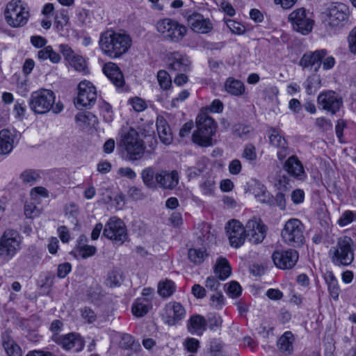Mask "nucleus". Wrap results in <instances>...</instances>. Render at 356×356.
Here are the masks:
<instances>
[{
  "mask_svg": "<svg viewBox=\"0 0 356 356\" xmlns=\"http://www.w3.org/2000/svg\"><path fill=\"white\" fill-rule=\"evenodd\" d=\"M99 45L104 55L113 59L119 58L131 48L132 39L125 31L108 29L100 34Z\"/></svg>",
  "mask_w": 356,
  "mask_h": 356,
  "instance_id": "f257e3e1",
  "label": "nucleus"
},
{
  "mask_svg": "<svg viewBox=\"0 0 356 356\" xmlns=\"http://www.w3.org/2000/svg\"><path fill=\"white\" fill-rule=\"evenodd\" d=\"M120 147L126 160L135 161L141 159L145 146L136 130L131 127H123L120 132Z\"/></svg>",
  "mask_w": 356,
  "mask_h": 356,
  "instance_id": "f03ea898",
  "label": "nucleus"
},
{
  "mask_svg": "<svg viewBox=\"0 0 356 356\" xmlns=\"http://www.w3.org/2000/svg\"><path fill=\"white\" fill-rule=\"evenodd\" d=\"M353 245L354 242L350 237H339L336 244L331 247L328 252L332 262L337 266L350 265L355 258Z\"/></svg>",
  "mask_w": 356,
  "mask_h": 356,
  "instance_id": "7ed1b4c3",
  "label": "nucleus"
},
{
  "mask_svg": "<svg viewBox=\"0 0 356 356\" xmlns=\"http://www.w3.org/2000/svg\"><path fill=\"white\" fill-rule=\"evenodd\" d=\"M196 124L197 130L192 135L193 141L202 147L212 145V136L216 129L213 119L202 112L197 117Z\"/></svg>",
  "mask_w": 356,
  "mask_h": 356,
  "instance_id": "20e7f679",
  "label": "nucleus"
},
{
  "mask_svg": "<svg viewBox=\"0 0 356 356\" xmlns=\"http://www.w3.org/2000/svg\"><path fill=\"white\" fill-rule=\"evenodd\" d=\"M30 10L26 3L21 0H12L6 5L4 18L13 28L24 26L29 22Z\"/></svg>",
  "mask_w": 356,
  "mask_h": 356,
  "instance_id": "39448f33",
  "label": "nucleus"
},
{
  "mask_svg": "<svg viewBox=\"0 0 356 356\" xmlns=\"http://www.w3.org/2000/svg\"><path fill=\"white\" fill-rule=\"evenodd\" d=\"M156 30L165 40L179 42L187 33V27L178 21L164 18L156 22Z\"/></svg>",
  "mask_w": 356,
  "mask_h": 356,
  "instance_id": "423d86ee",
  "label": "nucleus"
},
{
  "mask_svg": "<svg viewBox=\"0 0 356 356\" xmlns=\"http://www.w3.org/2000/svg\"><path fill=\"white\" fill-rule=\"evenodd\" d=\"M22 238L19 234L13 229H6L0 238V259L8 261L21 249Z\"/></svg>",
  "mask_w": 356,
  "mask_h": 356,
  "instance_id": "0eeeda50",
  "label": "nucleus"
},
{
  "mask_svg": "<svg viewBox=\"0 0 356 356\" xmlns=\"http://www.w3.org/2000/svg\"><path fill=\"white\" fill-rule=\"evenodd\" d=\"M304 231L305 227L300 220L291 218L286 222L281 236L286 244L298 248L305 243Z\"/></svg>",
  "mask_w": 356,
  "mask_h": 356,
  "instance_id": "6e6552de",
  "label": "nucleus"
},
{
  "mask_svg": "<svg viewBox=\"0 0 356 356\" xmlns=\"http://www.w3.org/2000/svg\"><path fill=\"white\" fill-rule=\"evenodd\" d=\"M350 16L348 7L342 3H334L325 12L324 22L331 29H338L346 25Z\"/></svg>",
  "mask_w": 356,
  "mask_h": 356,
  "instance_id": "1a4fd4ad",
  "label": "nucleus"
},
{
  "mask_svg": "<svg viewBox=\"0 0 356 356\" xmlns=\"http://www.w3.org/2000/svg\"><path fill=\"white\" fill-rule=\"evenodd\" d=\"M55 94L51 90L40 89L31 93L29 106L36 114H45L51 108L55 102Z\"/></svg>",
  "mask_w": 356,
  "mask_h": 356,
  "instance_id": "9d476101",
  "label": "nucleus"
},
{
  "mask_svg": "<svg viewBox=\"0 0 356 356\" xmlns=\"http://www.w3.org/2000/svg\"><path fill=\"white\" fill-rule=\"evenodd\" d=\"M77 89L78 95L74 102L78 109L88 108L94 105L97 99V92L91 82L82 81L79 83Z\"/></svg>",
  "mask_w": 356,
  "mask_h": 356,
  "instance_id": "9b49d317",
  "label": "nucleus"
},
{
  "mask_svg": "<svg viewBox=\"0 0 356 356\" xmlns=\"http://www.w3.org/2000/svg\"><path fill=\"white\" fill-rule=\"evenodd\" d=\"M293 30L302 35H307L313 29L314 20L308 16V13L304 8H300L292 11L288 17Z\"/></svg>",
  "mask_w": 356,
  "mask_h": 356,
  "instance_id": "f8f14e48",
  "label": "nucleus"
},
{
  "mask_svg": "<svg viewBox=\"0 0 356 356\" xmlns=\"http://www.w3.org/2000/svg\"><path fill=\"white\" fill-rule=\"evenodd\" d=\"M103 235L115 242L123 243L127 239V230L124 222L114 216L111 218L104 226Z\"/></svg>",
  "mask_w": 356,
  "mask_h": 356,
  "instance_id": "ddd939ff",
  "label": "nucleus"
},
{
  "mask_svg": "<svg viewBox=\"0 0 356 356\" xmlns=\"http://www.w3.org/2000/svg\"><path fill=\"white\" fill-rule=\"evenodd\" d=\"M59 50L64 59L76 71L82 72L84 74L89 72L86 59L82 56L76 54L69 44H60Z\"/></svg>",
  "mask_w": 356,
  "mask_h": 356,
  "instance_id": "4468645a",
  "label": "nucleus"
},
{
  "mask_svg": "<svg viewBox=\"0 0 356 356\" xmlns=\"http://www.w3.org/2000/svg\"><path fill=\"white\" fill-rule=\"evenodd\" d=\"M229 244L234 248H238L245 243L246 228L237 220L229 221L225 227Z\"/></svg>",
  "mask_w": 356,
  "mask_h": 356,
  "instance_id": "2eb2a0df",
  "label": "nucleus"
},
{
  "mask_svg": "<svg viewBox=\"0 0 356 356\" xmlns=\"http://www.w3.org/2000/svg\"><path fill=\"white\" fill-rule=\"evenodd\" d=\"M317 102L323 110L335 114L343 105L342 98L333 90H327L320 93Z\"/></svg>",
  "mask_w": 356,
  "mask_h": 356,
  "instance_id": "dca6fc26",
  "label": "nucleus"
},
{
  "mask_svg": "<svg viewBox=\"0 0 356 356\" xmlns=\"http://www.w3.org/2000/svg\"><path fill=\"white\" fill-rule=\"evenodd\" d=\"M275 265L283 270L292 268L298 261V252L293 249L275 251L272 256Z\"/></svg>",
  "mask_w": 356,
  "mask_h": 356,
  "instance_id": "f3484780",
  "label": "nucleus"
},
{
  "mask_svg": "<svg viewBox=\"0 0 356 356\" xmlns=\"http://www.w3.org/2000/svg\"><path fill=\"white\" fill-rule=\"evenodd\" d=\"M52 340L65 350L74 349L75 351H79L84 347V341L75 333L65 335L54 334Z\"/></svg>",
  "mask_w": 356,
  "mask_h": 356,
  "instance_id": "a211bd4d",
  "label": "nucleus"
},
{
  "mask_svg": "<svg viewBox=\"0 0 356 356\" xmlns=\"http://www.w3.org/2000/svg\"><path fill=\"white\" fill-rule=\"evenodd\" d=\"M283 169L287 174L299 181H304L307 178V173L300 159L296 155L289 156L283 163Z\"/></svg>",
  "mask_w": 356,
  "mask_h": 356,
  "instance_id": "6ab92c4d",
  "label": "nucleus"
},
{
  "mask_svg": "<svg viewBox=\"0 0 356 356\" xmlns=\"http://www.w3.org/2000/svg\"><path fill=\"white\" fill-rule=\"evenodd\" d=\"M185 315L186 311L184 307L179 302H172L166 305L162 318L165 323L174 325L184 318Z\"/></svg>",
  "mask_w": 356,
  "mask_h": 356,
  "instance_id": "aec40b11",
  "label": "nucleus"
},
{
  "mask_svg": "<svg viewBox=\"0 0 356 356\" xmlns=\"http://www.w3.org/2000/svg\"><path fill=\"white\" fill-rule=\"evenodd\" d=\"M246 234L250 236V240L254 243H261L266 235V227L261 220L251 219L248 221L245 225Z\"/></svg>",
  "mask_w": 356,
  "mask_h": 356,
  "instance_id": "412c9836",
  "label": "nucleus"
},
{
  "mask_svg": "<svg viewBox=\"0 0 356 356\" xmlns=\"http://www.w3.org/2000/svg\"><path fill=\"white\" fill-rule=\"evenodd\" d=\"M191 29L195 33H208L213 29V24L208 18L197 13H193L187 17Z\"/></svg>",
  "mask_w": 356,
  "mask_h": 356,
  "instance_id": "4be33fe9",
  "label": "nucleus"
},
{
  "mask_svg": "<svg viewBox=\"0 0 356 356\" xmlns=\"http://www.w3.org/2000/svg\"><path fill=\"white\" fill-rule=\"evenodd\" d=\"M168 65L170 71L186 72L189 70L190 61L185 55L174 51L168 54Z\"/></svg>",
  "mask_w": 356,
  "mask_h": 356,
  "instance_id": "5701e85b",
  "label": "nucleus"
},
{
  "mask_svg": "<svg viewBox=\"0 0 356 356\" xmlns=\"http://www.w3.org/2000/svg\"><path fill=\"white\" fill-rule=\"evenodd\" d=\"M158 186L164 189H172L177 186L179 182L178 173L175 170L168 172L161 170L155 175Z\"/></svg>",
  "mask_w": 356,
  "mask_h": 356,
  "instance_id": "b1692460",
  "label": "nucleus"
},
{
  "mask_svg": "<svg viewBox=\"0 0 356 356\" xmlns=\"http://www.w3.org/2000/svg\"><path fill=\"white\" fill-rule=\"evenodd\" d=\"M105 75L116 87H122L124 84V79L120 67L114 63H106L103 67Z\"/></svg>",
  "mask_w": 356,
  "mask_h": 356,
  "instance_id": "393cba45",
  "label": "nucleus"
},
{
  "mask_svg": "<svg viewBox=\"0 0 356 356\" xmlns=\"http://www.w3.org/2000/svg\"><path fill=\"white\" fill-rule=\"evenodd\" d=\"M327 54L325 49L317 50L314 52L305 54L300 60V65L303 68L315 67L316 71L321 65V60Z\"/></svg>",
  "mask_w": 356,
  "mask_h": 356,
  "instance_id": "a878e982",
  "label": "nucleus"
},
{
  "mask_svg": "<svg viewBox=\"0 0 356 356\" xmlns=\"http://www.w3.org/2000/svg\"><path fill=\"white\" fill-rule=\"evenodd\" d=\"M207 321L201 315L196 314L190 317L187 321V330L192 334L201 336L207 330Z\"/></svg>",
  "mask_w": 356,
  "mask_h": 356,
  "instance_id": "bb28decb",
  "label": "nucleus"
},
{
  "mask_svg": "<svg viewBox=\"0 0 356 356\" xmlns=\"http://www.w3.org/2000/svg\"><path fill=\"white\" fill-rule=\"evenodd\" d=\"M156 125L160 140L165 145H170L172 142V134L165 118L158 116Z\"/></svg>",
  "mask_w": 356,
  "mask_h": 356,
  "instance_id": "cd10ccee",
  "label": "nucleus"
},
{
  "mask_svg": "<svg viewBox=\"0 0 356 356\" xmlns=\"http://www.w3.org/2000/svg\"><path fill=\"white\" fill-rule=\"evenodd\" d=\"M152 308V300L149 298H139L134 302L131 311L134 316L142 317Z\"/></svg>",
  "mask_w": 356,
  "mask_h": 356,
  "instance_id": "c85d7f7f",
  "label": "nucleus"
},
{
  "mask_svg": "<svg viewBox=\"0 0 356 356\" xmlns=\"http://www.w3.org/2000/svg\"><path fill=\"white\" fill-rule=\"evenodd\" d=\"M36 58L40 61L49 60L54 64H57L61 60V56L50 45L40 49L37 53Z\"/></svg>",
  "mask_w": 356,
  "mask_h": 356,
  "instance_id": "c756f323",
  "label": "nucleus"
},
{
  "mask_svg": "<svg viewBox=\"0 0 356 356\" xmlns=\"http://www.w3.org/2000/svg\"><path fill=\"white\" fill-rule=\"evenodd\" d=\"M225 91L234 96H240L245 92V86L243 83L233 77L227 79L224 83Z\"/></svg>",
  "mask_w": 356,
  "mask_h": 356,
  "instance_id": "7c9ffc66",
  "label": "nucleus"
},
{
  "mask_svg": "<svg viewBox=\"0 0 356 356\" xmlns=\"http://www.w3.org/2000/svg\"><path fill=\"white\" fill-rule=\"evenodd\" d=\"M13 148V136L12 133L3 129L0 131V154H7L11 152Z\"/></svg>",
  "mask_w": 356,
  "mask_h": 356,
  "instance_id": "2f4dec72",
  "label": "nucleus"
},
{
  "mask_svg": "<svg viewBox=\"0 0 356 356\" xmlns=\"http://www.w3.org/2000/svg\"><path fill=\"white\" fill-rule=\"evenodd\" d=\"M156 174L153 167L145 168L141 171L142 181L144 185L149 189L156 190L158 187V183L154 180Z\"/></svg>",
  "mask_w": 356,
  "mask_h": 356,
  "instance_id": "473e14b6",
  "label": "nucleus"
},
{
  "mask_svg": "<svg viewBox=\"0 0 356 356\" xmlns=\"http://www.w3.org/2000/svg\"><path fill=\"white\" fill-rule=\"evenodd\" d=\"M214 273L221 280H225L229 277L231 275V267L228 261L225 258L218 259L215 266Z\"/></svg>",
  "mask_w": 356,
  "mask_h": 356,
  "instance_id": "72a5a7b5",
  "label": "nucleus"
},
{
  "mask_svg": "<svg viewBox=\"0 0 356 356\" xmlns=\"http://www.w3.org/2000/svg\"><path fill=\"white\" fill-rule=\"evenodd\" d=\"M325 280L327 284L328 291L331 297L334 300L339 299L340 289L337 278L332 272H328L325 275Z\"/></svg>",
  "mask_w": 356,
  "mask_h": 356,
  "instance_id": "f704fd0d",
  "label": "nucleus"
},
{
  "mask_svg": "<svg viewBox=\"0 0 356 356\" xmlns=\"http://www.w3.org/2000/svg\"><path fill=\"white\" fill-rule=\"evenodd\" d=\"M293 335L291 332H286L279 339L277 346L282 353L290 354L293 351Z\"/></svg>",
  "mask_w": 356,
  "mask_h": 356,
  "instance_id": "c9c22d12",
  "label": "nucleus"
},
{
  "mask_svg": "<svg viewBox=\"0 0 356 356\" xmlns=\"http://www.w3.org/2000/svg\"><path fill=\"white\" fill-rule=\"evenodd\" d=\"M70 23L68 10L65 8L58 10L54 16V25L58 31H63Z\"/></svg>",
  "mask_w": 356,
  "mask_h": 356,
  "instance_id": "e433bc0d",
  "label": "nucleus"
},
{
  "mask_svg": "<svg viewBox=\"0 0 356 356\" xmlns=\"http://www.w3.org/2000/svg\"><path fill=\"white\" fill-rule=\"evenodd\" d=\"M97 252V248L93 245L82 244L79 243L74 250V252L76 257L82 259H86L93 256Z\"/></svg>",
  "mask_w": 356,
  "mask_h": 356,
  "instance_id": "4c0bfd02",
  "label": "nucleus"
},
{
  "mask_svg": "<svg viewBox=\"0 0 356 356\" xmlns=\"http://www.w3.org/2000/svg\"><path fill=\"white\" fill-rule=\"evenodd\" d=\"M207 256L206 250L202 248H191L188 252V259L196 265L202 264Z\"/></svg>",
  "mask_w": 356,
  "mask_h": 356,
  "instance_id": "58836bf2",
  "label": "nucleus"
},
{
  "mask_svg": "<svg viewBox=\"0 0 356 356\" xmlns=\"http://www.w3.org/2000/svg\"><path fill=\"white\" fill-rule=\"evenodd\" d=\"M175 284L170 280H165L159 283L158 292L163 298H168L175 291Z\"/></svg>",
  "mask_w": 356,
  "mask_h": 356,
  "instance_id": "ea45409f",
  "label": "nucleus"
},
{
  "mask_svg": "<svg viewBox=\"0 0 356 356\" xmlns=\"http://www.w3.org/2000/svg\"><path fill=\"white\" fill-rule=\"evenodd\" d=\"M253 193L257 201L261 203H266L270 200V193L266 190V187L261 184H257L254 186Z\"/></svg>",
  "mask_w": 356,
  "mask_h": 356,
  "instance_id": "a19ab883",
  "label": "nucleus"
},
{
  "mask_svg": "<svg viewBox=\"0 0 356 356\" xmlns=\"http://www.w3.org/2000/svg\"><path fill=\"white\" fill-rule=\"evenodd\" d=\"M270 143L275 147H284L287 142L285 138L280 134V131L273 129L270 130L269 135Z\"/></svg>",
  "mask_w": 356,
  "mask_h": 356,
  "instance_id": "79ce46f5",
  "label": "nucleus"
},
{
  "mask_svg": "<svg viewBox=\"0 0 356 356\" xmlns=\"http://www.w3.org/2000/svg\"><path fill=\"white\" fill-rule=\"evenodd\" d=\"M42 209L38 207L33 202H26L24 206V213L27 218L33 219L39 216Z\"/></svg>",
  "mask_w": 356,
  "mask_h": 356,
  "instance_id": "37998d69",
  "label": "nucleus"
},
{
  "mask_svg": "<svg viewBox=\"0 0 356 356\" xmlns=\"http://www.w3.org/2000/svg\"><path fill=\"white\" fill-rule=\"evenodd\" d=\"M3 348L8 356H22L21 348L13 340H8L3 343Z\"/></svg>",
  "mask_w": 356,
  "mask_h": 356,
  "instance_id": "c03bdc74",
  "label": "nucleus"
},
{
  "mask_svg": "<svg viewBox=\"0 0 356 356\" xmlns=\"http://www.w3.org/2000/svg\"><path fill=\"white\" fill-rule=\"evenodd\" d=\"M209 304L210 306L215 309H221L225 305V299L222 292H214L210 297Z\"/></svg>",
  "mask_w": 356,
  "mask_h": 356,
  "instance_id": "a18cd8bd",
  "label": "nucleus"
},
{
  "mask_svg": "<svg viewBox=\"0 0 356 356\" xmlns=\"http://www.w3.org/2000/svg\"><path fill=\"white\" fill-rule=\"evenodd\" d=\"M76 121L84 125L94 124L96 122L95 116L89 112H79L75 116Z\"/></svg>",
  "mask_w": 356,
  "mask_h": 356,
  "instance_id": "49530a36",
  "label": "nucleus"
},
{
  "mask_svg": "<svg viewBox=\"0 0 356 356\" xmlns=\"http://www.w3.org/2000/svg\"><path fill=\"white\" fill-rule=\"evenodd\" d=\"M39 177V174L32 170H25L20 175L22 182L29 185H33Z\"/></svg>",
  "mask_w": 356,
  "mask_h": 356,
  "instance_id": "de8ad7c7",
  "label": "nucleus"
},
{
  "mask_svg": "<svg viewBox=\"0 0 356 356\" xmlns=\"http://www.w3.org/2000/svg\"><path fill=\"white\" fill-rule=\"evenodd\" d=\"M157 79L160 87L163 90H167L171 86V78L165 70H159L157 73Z\"/></svg>",
  "mask_w": 356,
  "mask_h": 356,
  "instance_id": "09e8293b",
  "label": "nucleus"
},
{
  "mask_svg": "<svg viewBox=\"0 0 356 356\" xmlns=\"http://www.w3.org/2000/svg\"><path fill=\"white\" fill-rule=\"evenodd\" d=\"M122 281V275L118 270H112L108 273L106 282L110 286H119Z\"/></svg>",
  "mask_w": 356,
  "mask_h": 356,
  "instance_id": "8fccbe9b",
  "label": "nucleus"
},
{
  "mask_svg": "<svg viewBox=\"0 0 356 356\" xmlns=\"http://www.w3.org/2000/svg\"><path fill=\"white\" fill-rule=\"evenodd\" d=\"M216 183L213 179H207L200 184L202 193L206 196H211L214 194Z\"/></svg>",
  "mask_w": 356,
  "mask_h": 356,
  "instance_id": "3c124183",
  "label": "nucleus"
},
{
  "mask_svg": "<svg viewBox=\"0 0 356 356\" xmlns=\"http://www.w3.org/2000/svg\"><path fill=\"white\" fill-rule=\"evenodd\" d=\"M209 351L212 356H223V344L218 339H212L209 343Z\"/></svg>",
  "mask_w": 356,
  "mask_h": 356,
  "instance_id": "603ef678",
  "label": "nucleus"
},
{
  "mask_svg": "<svg viewBox=\"0 0 356 356\" xmlns=\"http://www.w3.org/2000/svg\"><path fill=\"white\" fill-rule=\"evenodd\" d=\"M183 346L188 352L194 353L200 348V341L197 339L188 337L183 342Z\"/></svg>",
  "mask_w": 356,
  "mask_h": 356,
  "instance_id": "864d4df0",
  "label": "nucleus"
},
{
  "mask_svg": "<svg viewBox=\"0 0 356 356\" xmlns=\"http://www.w3.org/2000/svg\"><path fill=\"white\" fill-rule=\"evenodd\" d=\"M242 157L250 161H256L257 154L255 147L252 144L246 145L242 153Z\"/></svg>",
  "mask_w": 356,
  "mask_h": 356,
  "instance_id": "5fc2aeb1",
  "label": "nucleus"
},
{
  "mask_svg": "<svg viewBox=\"0 0 356 356\" xmlns=\"http://www.w3.org/2000/svg\"><path fill=\"white\" fill-rule=\"evenodd\" d=\"M356 219V213L352 211H344L339 219L338 220V224L341 226H346L350 222H352L354 220Z\"/></svg>",
  "mask_w": 356,
  "mask_h": 356,
  "instance_id": "6e6d98bb",
  "label": "nucleus"
},
{
  "mask_svg": "<svg viewBox=\"0 0 356 356\" xmlns=\"http://www.w3.org/2000/svg\"><path fill=\"white\" fill-rule=\"evenodd\" d=\"M241 286L237 282L232 281L227 284V293L230 297L237 298L241 294Z\"/></svg>",
  "mask_w": 356,
  "mask_h": 356,
  "instance_id": "4d7b16f0",
  "label": "nucleus"
},
{
  "mask_svg": "<svg viewBox=\"0 0 356 356\" xmlns=\"http://www.w3.org/2000/svg\"><path fill=\"white\" fill-rule=\"evenodd\" d=\"M227 25L230 31L235 34L241 35L243 34L245 31V26L243 25L232 19H229L227 22Z\"/></svg>",
  "mask_w": 356,
  "mask_h": 356,
  "instance_id": "13d9d810",
  "label": "nucleus"
},
{
  "mask_svg": "<svg viewBox=\"0 0 356 356\" xmlns=\"http://www.w3.org/2000/svg\"><path fill=\"white\" fill-rule=\"evenodd\" d=\"M130 104L134 111L141 112L146 109V102L139 97H134L130 100Z\"/></svg>",
  "mask_w": 356,
  "mask_h": 356,
  "instance_id": "bf43d9fd",
  "label": "nucleus"
},
{
  "mask_svg": "<svg viewBox=\"0 0 356 356\" xmlns=\"http://www.w3.org/2000/svg\"><path fill=\"white\" fill-rule=\"evenodd\" d=\"M30 42L34 47L40 49L46 47L47 43V39L40 35L31 36L30 38Z\"/></svg>",
  "mask_w": 356,
  "mask_h": 356,
  "instance_id": "052dcab7",
  "label": "nucleus"
},
{
  "mask_svg": "<svg viewBox=\"0 0 356 356\" xmlns=\"http://www.w3.org/2000/svg\"><path fill=\"white\" fill-rule=\"evenodd\" d=\"M209 327L211 330L220 328L222 324V319L218 315H213L208 319Z\"/></svg>",
  "mask_w": 356,
  "mask_h": 356,
  "instance_id": "680f3d73",
  "label": "nucleus"
},
{
  "mask_svg": "<svg viewBox=\"0 0 356 356\" xmlns=\"http://www.w3.org/2000/svg\"><path fill=\"white\" fill-rule=\"evenodd\" d=\"M223 108V104L220 100L214 99L209 106L205 108V111H209L215 113H220L222 112Z\"/></svg>",
  "mask_w": 356,
  "mask_h": 356,
  "instance_id": "e2e57ef3",
  "label": "nucleus"
},
{
  "mask_svg": "<svg viewBox=\"0 0 356 356\" xmlns=\"http://www.w3.org/2000/svg\"><path fill=\"white\" fill-rule=\"evenodd\" d=\"M31 196L33 200H35L38 196L42 197H47L49 196V192L45 188L42 186H37L31 189Z\"/></svg>",
  "mask_w": 356,
  "mask_h": 356,
  "instance_id": "0e129e2a",
  "label": "nucleus"
},
{
  "mask_svg": "<svg viewBox=\"0 0 356 356\" xmlns=\"http://www.w3.org/2000/svg\"><path fill=\"white\" fill-rule=\"evenodd\" d=\"M205 286L211 291L218 292L219 291L220 283L214 277L209 276L206 279Z\"/></svg>",
  "mask_w": 356,
  "mask_h": 356,
  "instance_id": "69168bd1",
  "label": "nucleus"
},
{
  "mask_svg": "<svg viewBox=\"0 0 356 356\" xmlns=\"http://www.w3.org/2000/svg\"><path fill=\"white\" fill-rule=\"evenodd\" d=\"M316 125L323 131L331 130L332 127L330 120L324 117L316 118Z\"/></svg>",
  "mask_w": 356,
  "mask_h": 356,
  "instance_id": "338daca9",
  "label": "nucleus"
},
{
  "mask_svg": "<svg viewBox=\"0 0 356 356\" xmlns=\"http://www.w3.org/2000/svg\"><path fill=\"white\" fill-rule=\"evenodd\" d=\"M348 42L350 51L356 54V26L350 32L348 37Z\"/></svg>",
  "mask_w": 356,
  "mask_h": 356,
  "instance_id": "774afa93",
  "label": "nucleus"
}]
</instances>
